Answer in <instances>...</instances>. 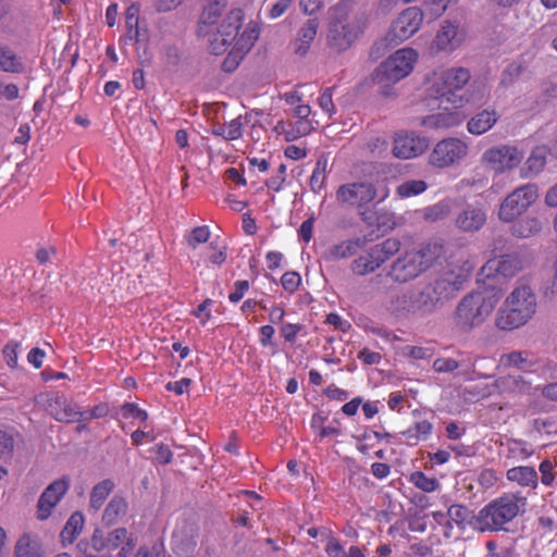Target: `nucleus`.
Wrapping results in <instances>:
<instances>
[{
  "label": "nucleus",
  "instance_id": "nucleus-28",
  "mask_svg": "<svg viewBox=\"0 0 557 557\" xmlns=\"http://www.w3.org/2000/svg\"><path fill=\"white\" fill-rule=\"evenodd\" d=\"M498 114L495 110H483L475 114L468 122V131L474 135H481L493 127L497 122Z\"/></svg>",
  "mask_w": 557,
  "mask_h": 557
},
{
  "label": "nucleus",
  "instance_id": "nucleus-30",
  "mask_svg": "<svg viewBox=\"0 0 557 557\" xmlns=\"http://www.w3.org/2000/svg\"><path fill=\"white\" fill-rule=\"evenodd\" d=\"M370 240L371 239L363 236L343 242L338 245L333 246L329 250V256L332 259H343L354 256L359 248H363Z\"/></svg>",
  "mask_w": 557,
  "mask_h": 557
},
{
  "label": "nucleus",
  "instance_id": "nucleus-63",
  "mask_svg": "<svg viewBox=\"0 0 557 557\" xmlns=\"http://www.w3.org/2000/svg\"><path fill=\"white\" fill-rule=\"evenodd\" d=\"M153 450L156 453L157 462L161 465H168L171 462L173 454L168 446L164 444H158Z\"/></svg>",
  "mask_w": 557,
  "mask_h": 557
},
{
  "label": "nucleus",
  "instance_id": "nucleus-44",
  "mask_svg": "<svg viewBox=\"0 0 557 557\" xmlns=\"http://www.w3.org/2000/svg\"><path fill=\"white\" fill-rule=\"evenodd\" d=\"M432 431V424L428 420L419 421L414 424L413 430H408L404 434L407 435L409 441H414V444L420 438H425Z\"/></svg>",
  "mask_w": 557,
  "mask_h": 557
},
{
  "label": "nucleus",
  "instance_id": "nucleus-49",
  "mask_svg": "<svg viewBox=\"0 0 557 557\" xmlns=\"http://www.w3.org/2000/svg\"><path fill=\"white\" fill-rule=\"evenodd\" d=\"M14 441L11 436L0 431V461L7 462L12 459Z\"/></svg>",
  "mask_w": 557,
  "mask_h": 557
},
{
  "label": "nucleus",
  "instance_id": "nucleus-56",
  "mask_svg": "<svg viewBox=\"0 0 557 557\" xmlns=\"http://www.w3.org/2000/svg\"><path fill=\"white\" fill-rule=\"evenodd\" d=\"M18 346L20 344L17 342L11 341L3 347L2 350L7 364L12 369H14L17 364Z\"/></svg>",
  "mask_w": 557,
  "mask_h": 557
},
{
  "label": "nucleus",
  "instance_id": "nucleus-58",
  "mask_svg": "<svg viewBox=\"0 0 557 557\" xmlns=\"http://www.w3.org/2000/svg\"><path fill=\"white\" fill-rule=\"evenodd\" d=\"M449 0H423V5L430 15L437 17L444 13Z\"/></svg>",
  "mask_w": 557,
  "mask_h": 557
},
{
  "label": "nucleus",
  "instance_id": "nucleus-19",
  "mask_svg": "<svg viewBox=\"0 0 557 557\" xmlns=\"http://www.w3.org/2000/svg\"><path fill=\"white\" fill-rule=\"evenodd\" d=\"M197 530L194 525H184L173 533V549L181 557H189L197 546Z\"/></svg>",
  "mask_w": 557,
  "mask_h": 557
},
{
  "label": "nucleus",
  "instance_id": "nucleus-3",
  "mask_svg": "<svg viewBox=\"0 0 557 557\" xmlns=\"http://www.w3.org/2000/svg\"><path fill=\"white\" fill-rule=\"evenodd\" d=\"M443 251L441 244L429 243L419 250L406 252L392 263L388 276L398 283L411 281L430 269Z\"/></svg>",
  "mask_w": 557,
  "mask_h": 557
},
{
  "label": "nucleus",
  "instance_id": "nucleus-48",
  "mask_svg": "<svg viewBox=\"0 0 557 557\" xmlns=\"http://www.w3.org/2000/svg\"><path fill=\"white\" fill-rule=\"evenodd\" d=\"M79 413L81 407L69 401L55 420L63 423L79 422Z\"/></svg>",
  "mask_w": 557,
  "mask_h": 557
},
{
  "label": "nucleus",
  "instance_id": "nucleus-53",
  "mask_svg": "<svg viewBox=\"0 0 557 557\" xmlns=\"http://www.w3.org/2000/svg\"><path fill=\"white\" fill-rule=\"evenodd\" d=\"M209 236L210 232L207 226H197L190 232L187 242L189 246L195 248L198 244L208 242Z\"/></svg>",
  "mask_w": 557,
  "mask_h": 557
},
{
  "label": "nucleus",
  "instance_id": "nucleus-31",
  "mask_svg": "<svg viewBox=\"0 0 557 557\" xmlns=\"http://www.w3.org/2000/svg\"><path fill=\"white\" fill-rule=\"evenodd\" d=\"M507 479L517 482L521 486L535 488L537 485V472L532 467H515L507 471Z\"/></svg>",
  "mask_w": 557,
  "mask_h": 557
},
{
  "label": "nucleus",
  "instance_id": "nucleus-59",
  "mask_svg": "<svg viewBox=\"0 0 557 557\" xmlns=\"http://www.w3.org/2000/svg\"><path fill=\"white\" fill-rule=\"evenodd\" d=\"M244 55L245 54H243V52L238 51L237 49H235L233 47V49L230 51L228 55L223 61L222 69L225 72L234 71L238 66V64H239L240 60L244 58Z\"/></svg>",
  "mask_w": 557,
  "mask_h": 557
},
{
  "label": "nucleus",
  "instance_id": "nucleus-57",
  "mask_svg": "<svg viewBox=\"0 0 557 557\" xmlns=\"http://www.w3.org/2000/svg\"><path fill=\"white\" fill-rule=\"evenodd\" d=\"M232 44V41H224L223 37L219 36V32L216 30L212 38L209 40V50L212 54L220 55L224 53L227 47Z\"/></svg>",
  "mask_w": 557,
  "mask_h": 557
},
{
  "label": "nucleus",
  "instance_id": "nucleus-21",
  "mask_svg": "<svg viewBox=\"0 0 557 557\" xmlns=\"http://www.w3.org/2000/svg\"><path fill=\"white\" fill-rule=\"evenodd\" d=\"M41 542L37 535L24 533L15 543L14 557H44Z\"/></svg>",
  "mask_w": 557,
  "mask_h": 557
},
{
  "label": "nucleus",
  "instance_id": "nucleus-50",
  "mask_svg": "<svg viewBox=\"0 0 557 557\" xmlns=\"http://www.w3.org/2000/svg\"><path fill=\"white\" fill-rule=\"evenodd\" d=\"M67 403L69 401L63 396H51L47 398L45 409L51 417L55 419L58 414L62 412L63 407H65Z\"/></svg>",
  "mask_w": 557,
  "mask_h": 557
},
{
  "label": "nucleus",
  "instance_id": "nucleus-5",
  "mask_svg": "<svg viewBox=\"0 0 557 557\" xmlns=\"http://www.w3.org/2000/svg\"><path fill=\"white\" fill-rule=\"evenodd\" d=\"M498 300L499 297L491 290L475 292L465 296L456 308V324L465 332L482 324Z\"/></svg>",
  "mask_w": 557,
  "mask_h": 557
},
{
  "label": "nucleus",
  "instance_id": "nucleus-4",
  "mask_svg": "<svg viewBox=\"0 0 557 557\" xmlns=\"http://www.w3.org/2000/svg\"><path fill=\"white\" fill-rule=\"evenodd\" d=\"M527 498L519 494H506L482 508L478 513V530L498 531L520 511H524Z\"/></svg>",
  "mask_w": 557,
  "mask_h": 557
},
{
  "label": "nucleus",
  "instance_id": "nucleus-13",
  "mask_svg": "<svg viewBox=\"0 0 557 557\" xmlns=\"http://www.w3.org/2000/svg\"><path fill=\"white\" fill-rule=\"evenodd\" d=\"M376 196L377 190L374 185L366 182L344 184L336 191L338 202L359 208L373 201Z\"/></svg>",
  "mask_w": 557,
  "mask_h": 557
},
{
  "label": "nucleus",
  "instance_id": "nucleus-42",
  "mask_svg": "<svg viewBox=\"0 0 557 557\" xmlns=\"http://www.w3.org/2000/svg\"><path fill=\"white\" fill-rule=\"evenodd\" d=\"M377 269V265H375L374 260L370 257V252L366 256H361L354 260L351 263V270L355 274L363 276L369 273L374 272Z\"/></svg>",
  "mask_w": 557,
  "mask_h": 557
},
{
  "label": "nucleus",
  "instance_id": "nucleus-35",
  "mask_svg": "<svg viewBox=\"0 0 557 557\" xmlns=\"http://www.w3.org/2000/svg\"><path fill=\"white\" fill-rule=\"evenodd\" d=\"M0 70L9 73H22L24 70L21 59L7 46L0 45Z\"/></svg>",
  "mask_w": 557,
  "mask_h": 557
},
{
  "label": "nucleus",
  "instance_id": "nucleus-26",
  "mask_svg": "<svg viewBox=\"0 0 557 557\" xmlns=\"http://www.w3.org/2000/svg\"><path fill=\"white\" fill-rule=\"evenodd\" d=\"M400 240L397 238H387L381 244H376L370 248V257L374 260L377 268L386 260L392 258L400 249Z\"/></svg>",
  "mask_w": 557,
  "mask_h": 557
},
{
  "label": "nucleus",
  "instance_id": "nucleus-6",
  "mask_svg": "<svg viewBox=\"0 0 557 557\" xmlns=\"http://www.w3.org/2000/svg\"><path fill=\"white\" fill-rule=\"evenodd\" d=\"M424 18V11L418 7H410L398 14L393 21L391 29L384 39L376 41L371 54L379 52L387 45H399L400 42L409 39L421 27Z\"/></svg>",
  "mask_w": 557,
  "mask_h": 557
},
{
  "label": "nucleus",
  "instance_id": "nucleus-37",
  "mask_svg": "<svg viewBox=\"0 0 557 557\" xmlns=\"http://www.w3.org/2000/svg\"><path fill=\"white\" fill-rule=\"evenodd\" d=\"M502 385L505 389L515 394H530L532 384L522 375H507L502 379Z\"/></svg>",
  "mask_w": 557,
  "mask_h": 557
},
{
  "label": "nucleus",
  "instance_id": "nucleus-60",
  "mask_svg": "<svg viewBox=\"0 0 557 557\" xmlns=\"http://www.w3.org/2000/svg\"><path fill=\"white\" fill-rule=\"evenodd\" d=\"M107 413H108V407L106 405H97L94 408L88 409V410L81 409L79 422L101 418V417L107 416Z\"/></svg>",
  "mask_w": 557,
  "mask_h": 557
},
{
  "label": "nucleus",
  "instance_id": "nucleus-12",
  "mask_svg": "<svg viewBox=\"0 0 557 557\" xmlns=\"http://www.w3.org/2000/svg\"><path fill=\"white\" fill-rule=\"evenodd\" d=\"M468 153V146L458 138H446L438 141L430 154V163L436 168L450 166Z\"/></svg>",
  "mask_w": 557,
  "mask_h": 557
},
{
  "label": "nucleus",
  "instance_id": "nucleus-22",
  "mask_svg": "<svg viewBox=\"0 0 557 557\" xmlns=\"http://www.w3.org/2000/svg\"><path fill=\"white\" fill-rule=\"evenodd\" d=\"M388 309L397 315L419 313L416 307L414 290L396 294L388 300Z\"/></svg>",
  "mask_w": 557,
  "mask_h": 557
},
{
  "label": "nucleus",
  "instance_id": "nucleus-40",
  "mask_svg": "<svg viewBox=\"0 0 557 557\" xmlns=\"http://www.w3.org/2000/svg\"><path fill=\"white\" fill-rule=\"evenodd\" d=\"M428 188V184L423 180L405 181L397 187V194L403 197H412L420 195Z\"/></svg>",
  "mask_w": 557,
  "mask_h": 557
},
{
  "label": "nucleus",
  "instance_id": "nucleus-64",
  "mask_svg": "<svg viewBox=\"0 0 557 557\" xmlns=\"http://www.w3.org/2000/svg\"><path fill=\"white\" fill-rule=\"evenodd\" d=\"M124 417L139 418L141 421L147 420L148 414L146 411L139 409L135 404L126 403L122 406Z\"/></svg>",
  "mask_w": 557,
  "mask_h": 557
},
{
  "label": "nucleus",
  "instance_id": "nucleus-27",
  "mask_svg": "<svg viewBox=\"0 0 557 557\" xmlns=\"http://www.w3.org/2000/svg\"><path fill=\"white\" fill-rule=\"evenodd\" d=\"M511 223L510 234L517 238H529L542 230V222L535 216H527Z\"/></svg>",
  "mask_w": 557,
  "mask_h": 557
},
{
  "label": "nucleus",
  "instance_id": "nucleus-15",
  "mask_svg": "<svg viewBox=\"0 0 557 557\" xmlns=\"http://www.w3.org/2000/svg\"><path fill=\"white\" fill-rule=\"evenodd\" d=\"M429 140L416 133H400L394 138L393 154L398 159H410L422 154Z\"/></svg>",
  "mask_w": 557,
  "mask_h": 557
},
{
  "label": "nucleus",
  "instance_id": "nucleus-39",
  "mask_svg": "<svg viewBox=\"0 0 557 557\" xmlns=\"http://www.w3.org/2000/svg\"><path fill=\"white\" fill-rule=\"evenodd\" d=\"M114 484L111 480L107 479L96 484L90 494V506L94 509H99L103 500L112 491Z\"/></svg>",
  "mask_w": 557,
  "mask_h": 557
},
{
  "label": "nucleus",
  "instance_id": "nucleus-41",
  "mask_svg": "<svg viewBox=\"0 0 557 557\" xmlns=\"http://www.w3.org/2000/svg\"><path fill=\"white\" fill-rule=\"evenodd\" d=\"M327 160L324 156H321L315 164V169L310 177V186L314 193H318L324 183L325 180V171H326Z\"/></svg>",
  "mask_w": 557,
  "mask_h": 557
},
{
  "label": "nucleus",
  "instance_id": "nucleus-29",
  "mask_svg": "<svg viewBox=\"0 0 557 557\" xmlns=\"http://www.w3.org/2000/svg\"><path fill=\"white\" fill-rule=\"evenodd\" d=\"M127 512V503L121 496H114L111 498L109 504L107 505L103 515H102V523L106 527H111L124 517Z\"/></svg>",
  "mask_w": 557,
  "mask_h": 557
},
{
  "label": "nucleus",
  "instance_id": "nucleus-1",
  "mask_svg": "<svg viewBox=\"0 0 557 557\" xmlns=\"http://www.w3.org/2000/svg\"><path fill=\"white\" fill-rule=\"evenodd\" d=\"M364 26V14L355 13L349 2L342 1L329 11L326 44L335 52H344L351 47Z\"/></svg>",
  "mask_w": 557,
  "mask_h": 557
},
{
  "label": "nucleus",
  "instance_id": "nucleus-32",
  "mask_svg": "<svg viewBox=\"0 0 557 557\" xmlns=\"http://www.w3.org/2000/svg\"><path fill=\"white\" fill-rule=\"evenodd\" d=\"M459 123L458 114L450 112H441L436 114H432L429 116H424L421 120V125L435 129H446L451 126H455Z\"/></svg>",
  "mask_w": 557,
  "mask_h": 557
},
{
  "label": "nucleus",
  "instance_id": "nucleus-9",
  "mask_svg": "<svg viewBox=\"0 0 557 557\" xmlns=\"http://www.w3.org/2000/svg\"><path fill=\"white\" fill-rule=\"evenodd\" d=\"M471 75L465 67H454L445 71L442 75V87L436 97L440 101L438 107L445 111L453 108H459L463 103V87L469 82Z\"/></svg>",
  "mask_w": 557,
  "mask_h": 557
},
{
  "label": "nucleus",
  "instance_id": "nucleus-51",
  "mask_svg": "<svg viewBox=\"0 0 557 557\" xmlns=\"http://www.w3.org/2000/svg\"><path fill=\"white\" fill-rule=\"evenodd\" d=\"M165 63L170 66H177L183 58L181 49L174 45H164L162 48Z\"/></svg>",
  "mask_w": 557,
  "mask_h": 557
},
{
  "label": "nucleus",
  "instance_id": "nucleus-18",
  "mask_svg": "<svg viewBox=\"0 0 557 557\" xmlns=\"http://www.w3.org/2000/svg\"><path fill=\"white\" fill-rule=\"evenodd\" d=\"M486 221V214L483 209L468 206L463 208L455 218V225L461 232H476Z\"/></svg>",
  "mask_w": 557,
  "mask_h": 557
},
{
  "label": "nucleus",
  "instance_id": "nucleus-43",
  "mask_svg": "<svg viewBox=\"0 0 557 557\" xmlns=\"http://www.w3.org/2000/svg\"><path fill=\"white\" fill-rule=\"evenodd\" d=\"M410 481L424 492H433L437 488L438 482L434 478H428L423 472L416 471L411 474Z\"/></svg>",
  "mask_w": 557,
  "mask_h": 557
},
{
  "label": "nucleus",
  "instance_id": "nucleus-24",
  "mask_svg": "<svg viewBox=\"0 0 557 557\" xmlns=\"http://www.w3.org/2000/svg\"><path fill=\"white\" fill-rule=\"evenodd\" d=\"M447 518L451 519L460 531H465L467 525L478 529V515L465 505L454 504L449 506Z\"/></svg>",
  "mask_w": 557,
  "mask_h": 557
},
{
  "label": "nucleus",
  "instance_id": "nucleus-25",
  "mask_svg": "<svg viewBox=\"0 0 557 557\" xmlns=\"http://www.w3.org/2000/svg\"><path fill=\"white\" fill-rule=\"evenodd\" d=\"M243 11L240 9H234L222 21L221 25L216 28L219 36L223 37L224 41H234L238 35V30L242 26Z\"/></svg>",
  "mask_w": 557,
  "mask_h": 557
},
{
  "label": "nucleus",
  "instance_id": "nucleus-52",
  "mask_svg": "<svg viewBox=\"0 0 557 557\" xmlns=\"http://www.w3.org/2000/svg\"><path fill=\"white\" fill-rule=\"evenodd\" d=\"M554 465L550 460H543L539 467L541 473V482L544 485H552L554 480L557 479L556 471H554Z\"/></svg>",
  "mask_w": 557,
  "mask_h": 557
},
{
  "label": "nucleus",
  "instance_id": "nucleus-17",
  "mask_svg": "<svg viewBox=\"0 0 557 557\" xmlns=\"http://www.w3.org/2000/svg\"><path fill=\"white\" fill-rule=\"evenodd\" d=\"M131 536H133V534H131L126 528H116L107 534L101 529L97 528L91 535L90 544L92 549L97 553L102 550H115Z\"/></svg>",
  "mask_w": 557,
  "mask_h": 557
},
{
  "label": "nucleus",
  "instance_id": "nucleus-46",
  "mask_svg": "<svg viewBox=\"0 0 557 557\" xmlns=\"http://www.w3.org/2000/svg\"><path fill=\"white\" fill-rule=\"evenodd\" d=\"M258 39V33L255 29L245 30L243 35L235 41L234 48L246 54L255 41Z\"/></svg>",
  "mask_w": 557,
  "mask_h": 557
},
{
  "label": "nucleus",
  "instance_id": "nucleus-62",
  "mask_svg": "<svg viewBox=\"0 0 557 557\" xmlns=\"http://www.w3.org/2000/svg\"><path fill=\"white\" fill-rule=\"evenodd\" d=\"M332 90H333V87L326 88L319 98V104H320L321 109L324 112L329 113L330 115H332L335 111V107L333 104V99H332Z\"/></svg>",
  "mask_w": 557,
  "mask_h": 557
},
{
  "label": "nucleus",
  "instance_id": "nucleus-14",
  "mask_svg": "<svg viewBox=\"0 0 557 557\" xmlns=\"http://www.w3.org/2000/svg\"><path fill=\"white\" fill-rule=\"evenodd\" d=\"M69 486L70 480L63 476L45 488L37 503V518L39 520L44 521L50 517L51 510L64 496Z\"/></svg>",
  "mask_w": 557,
  "mask_h": 557
},
{
  "label": "nucleus",
  "instance_id": "nucleus-33",
  "mask_svg": "<svg viewBox=\"0 0 557 557\" xmlns=\"http://www.w3.org/2000/svg\"><path fill=\"white\" fill-rule=\"evenodd\" d=\"M84 523V515L81 511L73 512L61 531L62 542L72 544L82 532Z\"/></svg>",
  "mask_w": 557,
  "mask_h": 557
},
{
  "label": "nucleus",
  "instance_id": "nucleus-55",
  "mask_svg": "<svg viewBox=\"0 0 557 557\" xmlns=\"http://www.w3.org/2000/svg\"><path fill=\"white\" fill-rule=\"evenodd\" d=\"M459 362L453 358H437L433 362L434 371L438 373H449L458 369Z\"/></svg>",
  "mask_w": 557,
  "mask_h": 557
},
{
  "label": "nucleus",
  "instance_id": "nucleus-2",
  "mask_svg": "<svg viewBox=\"0 0 557 557\" xmlns=\"http://www.w3.org/2000/svg\"><path fill=\"white\" fill-rule=\"evenodd\" d=\"M536 308V295L532 287L525 282H518L499 308L495 324L504 331L518 329L534 315Z\"/></svg>",
  "mask_w": 557,
  "mask_h": 557
},
{
  "label": "nucleus",
  "instance_id": "nucleus-20",
  "mask_svg": "<svg viewBox=\"0 0 557 557\" xmlns=\"http://www.w3.org/2000/svg\"><path fill=\"white\" fill-rule=\"evenodd\" d=\"M523 267L524 259L519 252L502 255L499 260L487 262V268L490 270L495 269V271L504 277L515 276L523 269ZM485 269L486 267L483 268V271Z\"/></svg>",
  "mask_w": 557,
  "mask_h": 557
},
{
  "label": "nucleus",
  "instance_id": "nucleus-54",
  "mask_svg": "<svg viewBox=\"0 0 557 557\" xmlns=\"http://www.w3.org/2000/svg\"><path fill=\"white\" fill-rule=\"evenodd\" d=\"M135 557H165V549L161 542H157L151 546L140 547Z\"/></svg>",
  "mask_w": 557,
  "mask_h": 557
},
{
  "label": "nucleus",
  "instance_id": "nucleus-61",
  "mask_svg": "<svg viewBox=\"0 0 557 557\" xmlns=\"http://www.w3.org/2000/svg\"><path fill=\"white\" fill-rule=\"evenodd\" d=\"M300 281V275L297 272H286L281 278L282 286L289 293H293L298 288Z\"/></svg>",
  "mask_w": 557,
  "mask_h": 557
},
{
  "label": "nucleus",
  "instance_id": "nucleus-11",
  "mask_svg": "<svg viewBox=\"0 0 557 557\" xmlns=\"http://www.w3.org/2000/svg\"><path fill=\"white\" fill-rule=\"evenodd\" d=\"M522 159L523 152L508 145L488 148L482 156V162L497 173L517 168Z\"/></svg>",
  "mask_w": 557,
  "mask_h": 557
},
{
  "label": "nucleus",
  "instance_id": "nucleus-36",
  "mask_svg": "<svg viewBox=\"0 0 557 557\" xmlns=\"http://www.w3.org/2000/svg\"><path fill=\"white\" fill-rule=\"evenodd\" d=\"M453 210L451 200H442L422 210V218L429 222H436L447 218Z\"/></svg>",
  "mask_w": 557,
  "mask_h": 557
},
{
  "label": "nucleus",
  "instance_id": "nucleus-38",
  "mask_svg": "<svg viewBox=\"0 0 557 557\" xmlns=\"http://www.w3.org/2000/svg\"><path fill=\"white\" fill-rule=\"evenodd\" d=\"M545 163V149L537 147L531 152V156L525 161L522 171L528 175H534L543 170Z\"/></svg>",
  "mask_w": 557,
  "mask_h": 557
},
{
  "label": "nucleus",
  "instance_id": "nucleus-10",
  "mask_svg": "<svg viewBox=\"0 0 557 557\" xmlns=\"http://www.w3.org/2000/svg\"><path fill=\"white\" fill-rule=\"evenodd\" d=\"M539 198L537 187L525 184L507 195L499 205L498 219L510 223L522 215Z\"/></svg>",
  "mask_w": 557,
  "mask_h": 557
},
{
  "label": "nucleus",
  "instance_id": "nucleus-23",
  "mask_svg": "<svg viewBox=\"0 0 557 557\" xmlns=\"http://www.w3.org/2000/svg\"><path fill=\"white\" fill-rule=\"evenodd\" d=\"M319 28L318 18H309L300 27L298 37L295 41V52L299 55H305L311 42L314 40Z\"/></svg>",
  "mask_w": 557,
  "mask_h": 557
},
{
  "label": "nucleus",
  "instance_id": "nucleus-34",
  "mask_svg": "<svg viewBox=\"0 0 557 557\" xmlns=\"http://www.w3.org/2000/svg\"><path fill=\"white\" fill-rule=\"evenodd\" d=\"M222 10L213 7L212 4H208L202 14L200 15V20L198 23L197 35L199 37H206L211 34L210 27L213 26L218 18L221 16Z\"/></svg>",
  "mask_w": 557,
  "mask_h": 557
},
{
  "label": "nucleus",
  "instance_id": "nucleus-16",
  "mask_svg": "<svg viewBox=\"0 0 557 557\" xmlns=\"http://www.w3.org/2000/svg\"><path fill=\"white\" fill-rule=\"evenodd\" d=\"M465 39L463 29L456 22L444 21L433 40L432 49L437 51H453Z\"/></svg>",
  "mask_w": 557,
  "mask_h": 557
},
{
  "label": "nucleus",
  "instance_id": "nucleus-8",
  "mask_svg": "<svg viewBox=\"0 0 557 557\" xmlns=\"http://www.w3.org/2000/svg\"><path fill=\"white\" fill-rule=\"evenodd\" d=\"M458 290V283L447 277L435 280L420 290H414L418 312L424 314L433 312L437 306L443 305L448 298L454 297Z\"/></svg>",
  "mask_w": 557,
  "mask_h": 557
},
{
  "label": "nucleus",
  "instance_id": "nucleus-7",
  "mask_svg": "<svg viewBox=\"0 0 557 557\" xmlns=\"http://www.w3.org/2000/svg\"><path fill=\"white\" fill-rule=\"evenodd\" d=\"M416 61L413 49H399L374 70L372 78L376 84L396 83L410 74Z\"/></svg>",
  "mask_w": 557,
  "mask_h": 557
},
{
  "label": "nucleus",
  "instance_id": "nucleus-45",
  "mask_svg": "<svg viewBox=\"0 0 557 557\" xmlns=\"http://www.w3.org/2000/svg\"><path fill=\"white\" fill-rule=\"evenodd\" d=\"M528 354L522 351H511L502 356V362L504 364L517 367L523 369L527 366H531L532 362L528 360Z\"/></svg>",
  "mask_w": 557,
  "mask_h": 557
},
{
  "label": "nucleus",
  "instance_id": "nucleus-47",
  "mask_svg": "<svg viewBox=\"0 0 557 557\" xmlns=\"http://www.w3.org/2000/svg\"><path fill=\"white\" fill-rule=\"evenodd\" d=\"M322 534H325L327 539L325 552L329 557H348L339 541L329 530H324Z\"/></svg>",
  "mask_w": 557,
  "mask_h": 557
}]
</instances>
